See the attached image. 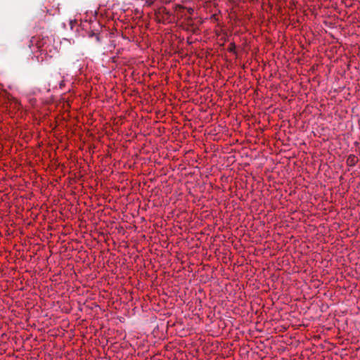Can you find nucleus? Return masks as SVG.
I'll return each instance as SVG.
<instances>
[{
	"label": "nucleus",
	"mask_w": 360,
	"mask_h": 360,
	"mask_svg": "<svg viewBox=\"0 0 360 360\" xmlns=\"http://www.w3.org/2000/svg\"><path fill=\"white\" fill-rule=\"evenodd\" d=\"M358 161L357 158L354 155H350L347 159V164L350 167L354 166Z\"/></svg>",
	"instance_id": "f257e3e1"
},
{
	"label": "nucleus",
	"mask_w": 360,
	"mask_h": 360,
	"mask_svg": "<svg viewBox=\"0 0 360 360\" xmlns=\"http://www.w3.org/2000/svg\"><path fill=\"white\" fill-rule=\"evenodd\" d=\"M185 7L181 6V5H179V4H176L174 6V10L176 11H179V10H181V9H184Z\"/></svg>",
	"instance_id": "f03ea898"
},
{
	"label": "nucleus",
	"mask_w": 360,
	"mask_h": 360,
	"mask_svg": "<svg viewBox=\"0 0 360 360\" xmlns=\"http://www.w3.org/2000/svg\"><path fill=\"white\" fill-rule=\"evenodd\" d=\"M162 12L163 14L166 15H170V13L169 11H167V9L166 8H162Z\"/></svg>",
	"instance_id": "7ed1b4c3"
},
{
	"label": "nucleus",
	"mask_w": 360,
	"mask_h": 360,
	"mask_svg": "<svg viewBox=\"0 0 360 360\" xmlns=\"http://www.w3.org/2000/svg\"><path fill=\"white\" fill-rule=\"evenodd\" d=\"M89 37H95L96 39V41H99V37L98 36L97 34H96L94 32H91V34H89Z\"/></svg>",
	"instance_id": "20e7f679"
},
{
	"label": "nucleus",
	"mask_w": 360,
	"mask_h": 360,
	"mask_svg": "<svg viewBox=\"0 0 360 360\" xmlns=\"http://www.w3.org/2000/svg\"><path fill=\"white\" fill-rule=\"evenodd\" d=\"M187 12L190 15L193 14L194 10L192 8H186Z\"/></svg>",
	"instance_id": "39448f33"
}]
</instances>
